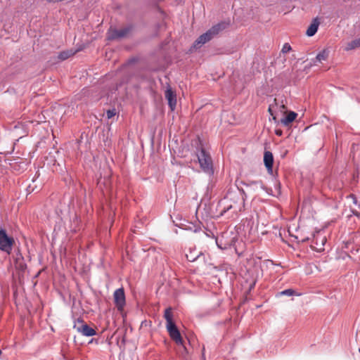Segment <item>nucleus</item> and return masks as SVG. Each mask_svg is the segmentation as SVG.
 <instances>
[{
    "instance_id": "obj_1",
    "label": "nucleus",
    "mask_w": 360,
    "mask_h": 360,
    "mask_svg": "<svg viewBox=\"0 0 360 360\" xmlns=\"http://www.w3.org/2000/svg\"><path fill=\"white\" fill-rule=\"evenodd\" d=\"M244 195L245 193L243 190L229 191L224 200V202L226 205L221 214H224V213L230 210H233L234 212H240L244 205Z\"/></svg>"
},
{
    "instance_id": "obj_2",
    "label": "nucleus",
    "mask_w": 360,
    "mask_h": 360,
    "mask_svg": "<svg viewBox=\"0 0 360 360\" xmlns=\"http://www.w3.org/2000/svg\"><path fill=\"white\" fill-rule=\"evenodd\" d=\"M229 23L226 22H221L217 25H213L205 33L201 34L194 42L193 47L198 49L205 43L210 41L214 37L217 35L220 32L226 29Z\"/></svg>"
},
{
    "instance_id": "obj_3",
    "label": "nucleus",
    "mask_w": 360,
    "mask_h": 360,
    "mask_svg": "<svg viewBox=\"0 0 360 360\" xmlns=\"http://www.w3.org/2000/svg\"><path fill=\"white\" fill-rule=\"evenodd\" d=\"M164 318L166 320V328L171 339L178 345H183L184 340L172 319V308L169 307L165 309Z\"/></svg>"
},
{
    "instance_id": "obj_4",
    "label": "nucleus",
    "mask_w": 360,
    "mask_h": 360,
    "mask_svg": "<svg viewBox=\"0 0 360 360\" xmlns=\"http://www.w3.org/2000/svg\"><path fill=\"white\" fill-rule=\"evenodd\" d=\"M198 162L202 169L205 172H212V160L209 153L204 148L197 153Z\"/></svg>"
},
{
    "instance_id": "obj_5",
    "label": "nucleus",
    "mask_w": 360,
    "mask_h": 360,
    "mask_svg": "<svg viewBox=\"0 0 360 360\" xmlns=\"http://www.w3.org/2000/svg\"><path fill=\"white\" fill-rule=\"evenodd\" d=\"M14 244V239L8 236L4 229H0V250L8 254L11 252L13 245Z\"/></svg>"
},
{
    "instance_id": "obj_6",
    "label": "nucleus",
    "mask_w": 360,
    "mask_h": 360,
    "mask_svg": "<svg viewBox=\"0 0 360 360\" xmlns=\"http://www.w3.org/2000/svg\"><path fill=\"white\" fill-rule=\"evenodd\" d=\"M73 328L84 336L90 337L96 335V330L85 323L82 319H77L75 322Z\"/></svg>"
},
{
    "instance_id": "obj_7",
    "label": "nucleus",
    "mask_w": 360,
    "mask_h": 360,
    "mask_svg": "<svg viewBox=\"0 0 360 360\" xmlns=\"http://www.w3.org/2000/svg\"><path fill=\"white\" fill-rule=\"evenodd\" d=\"M114 302L118 311H122L126 304L124 290L122 288L117 289L113 294Z\"/></svg>"
},
{
    "instance_id": "obj_8",
    "label": "nucleus",
    "mask_w": 360,
    "mask_h": 360,
    "mask_svg": "<svg viewBox=\"0 0 360 360\" xmlns=\"http://www.w3.org/2000/svg\"><path fill=\"white\" fill-rule=\"evenodd\" d=\"M129 30H130L128 27H124L120 30H112L109 32L108 38L110 40L121 39L127 36V34L129 32Z\"/></svg>"
},
{
    "instance_id": "obj_9",
    "label": "nucleus",
    "mask_w": 360,
    "mask_h": 360,
    "mask_svg": "<svg viewBox=\"0 0 360 360\" xmlns=\"http://www.w3.org/2000/svg\"><path fill=\"white\" fill-rule=\"evenodd\" d=\"M165 98L168 101V104L171 110H174L176 105V96L170 88L165 91Z\"/></svg>"
},
{
    "instance_id": "obj_10",
    "label": "nucleus",
    "mask_w": 360,
    "mask_h": 360,
    "mask_svg": "<svg viewBox=\"0 0 360 360\" xmlns=\"http://www.w3.org/2000/svg\"><path fill=\"white\" fill-rule=\"evenodd\" d=\"M264 162L268 172H271L274 164V157L271 152L267 150L264 152Z\"/></svg>"
},
{
    "instance_id": "obj_11",
    "label": "nucleus",
    "mask_w": 360,
    "mask_h": 360,
    "mask_svg": "<svg viewBox=\"0 0 360 360\" xmlns=\"http://www.w3.org/2000/svg\"><path fill=\"white\" fill-rule=\"evenodd\" d=\"M319 24H320V22H319L318 18H314L312 20V22L310 24V25L308 27V28L307 30V32H306V34L308 37L314 36L316 33V32L318 30Z\"/></svg>"
},
{
    "instance_id": "obj_12",
    "label": "nucleus",
    "mask_w": 360,
    "mask_h": 360,
    "mask_svg": "<svg viewBox=\"0 0 360 360\" xmlns=\"http://www.w3.org/2000/svg\"><path fill=\"white\" fill-rule=\"evenodd\" d=\"M202 254L195 248H189L188 252L186 253V257L188 261L195 262Z\"/></svg>"
},
{
    "instance_id": "obj_13",
    "label": "nucleus",
    "mask_w": 360,
    "mask_h": 360,
    "mask_svg": "<svg viewBox=\"0 0 360 360\" xmlns=\"http://www.w3.org/2000/svg\"><path fill=\"white\" fill-rule=\"evenodd\" d=\"M297 114L295 112H290L285 117L281 120V122L284 126H288L292 123L297 117Z\"/></svg>"
},
{
    "instance_id": "obj_14",
    "label": "nucleus",
    "mask_w": 360,
    "mask_h": 360,
    "mask_svg": "<svg viewBox=\"0 0 360 360\" xmlns=\"http://www.w3.org/2000/svg\"><path fill=\"white\" fill-rule=\"evenodd\" d=\"M15 265L16 269L21 271H24L27 269V265L24 262L23 257L21 255L16 257Z\"/></svg>"
},
{
    "instance_id": "obj_15",
    "label": "nucleus",
    "mask_w": 360,
    "mask_h": 360,
    "mask_svg": "<svg viewBox=\"0 0 360 360\" xmlns=\"http://www.w3.org/2000/svg\"><path fill=\"white\" fill-rule=\"evenodd\" d=\"M328 57V51L324 49L317 54L315 60H314V64L315 65L316 62H321L323 60H326Z\"/></svg>"
},
{
    "instance_id": "obj_16",
    "label": "nucleus",
    "mask_w": 360,
    "mask_h": 360,
    "mask_svg": "<svg viewBox=\"0 0 360 360\" xmlns=\"http://www.w3.org/2000/svg\"><path fill=\"white\" fill-rule=\"evenodd\" d=\"M75 51H73L72 50H67V51H61L59 54H58V59H60V60H65L68 58H69L70 56H73L75 54Z\"/></svg>"
},
{
    "instance_id": "obj_17",
    "label": "nucleus",
    "mask_w": 360,
    "mask_h": 360,
    "mask_svg": "<svg viewBox=\"0 0 360 360\" xmlns=\"http://www.w3.org/2000/svg\"><path fill=\"white\" fill-rule=\"evenodd\" d=\"M358 47H360V37L349 42L345 48V50L349 51Z\"/></svg>"
},
{
    "instance_id": "obj_18",
    "label": "nucleus",
    "mask_w": 360,
    "mask_h": 360,
    "mask_svg": "<svg viewBox=\"0 0 360 360\" xmlns=\"http://www.w3.org/2000/svg\"><path fill=\"white\" fill-rule=\"evenodd\" d=\"M280 295H286V296H292L295 295V291L292 289H286L285 290H283L280 292Z\"/></svg>"
},
{
    "instance_id": "obj_19",
    "label": "nucleus",
    "mask_w": 360,
    "mask_h": 360,
    "mask_svg": "<svg viewBox=\"0 0 360 360\" xmlns=\"http://www.w3.org/2000/svg\"><path fill=\"white\" fill-rule=\"evenodd\" d=\"M291 49H292V48H291L290 45L288 43H285L283 45L281 51L283 53H288L289 51H290Z\"/></svg>"
},
{
    "instance_id": "obj_20",
    "label": "nucleus",
    "mask_w": 360,
    "mask_h": 360,
    "mask_svg": "<svg viewBox=\"0 0 360 360\" xmlns=\"http://www.w3.org/2000/svg\"><path fill=\"white\" fill-rule=\"evenodd\" d=\"M106 115H107V117L108 119H110V118L113 117L116 115L115 109L108 110L106 112Z\"/></svg>"
},
{
    "instance_id": "obj_21",
    "label": "nucleus",
    "mask_w": 360,
    "mask_h": 360,
    "mask_svg": "<svg viewBox=\"0 0 360 360\" xmlns=\"http://www.w3.org/2000/svg\"><path fill=\"white\" fill-rule=\"evenodd\" d=\"M326 242V238L325 236L322 237L321 238V247L319 248H316V250L320 252L322 250H323V246L324 245L325 243Z\"/></svg>"
},
{
    "instance_id": "obj_22",
    "label": "nucleus",
    "mask_w": 360,
    "mask_h": 360,
    "mask_svg": "<svg viewBox=\"0 0 360 360\" xmlns=\"http://www.w3.org/2000/svg\"><path fill=\"white\" fill-rule=\"evenodd\" d=\"M349 198H352V200H353V202L354 204H356L357 203V199H356V197L354 195V194H350L349 195Z\"/></svg>"
},
{
    "instance_id": "obj_23",
    "label": "nucleus",
    "mask_w": 360,
    "mask_h": 360,
    "mask_svg": "<svg viewBox=\"0 0 360 360\" xmlns=\"http://www.w3.org/2000/svg\"><path fill=\"white\" fill-rule=\"evenodd\" d=\"M245 184L248 186H251V185H257V184L262 185V182L261 181H252L250 184Z\"/></svg>"
},
{
    "instance_id": "obj_24",
    "label": "nucleus",
    "mask_w": 360,
    "mask_h": 360,
    "mask_svg": "<svg viewBox=\"0 0 360 360\" xmlns=\"http://www.w3.org/2000/svg\"><path fill=\"white\" fill-rule=\"evenodd\" d=\"M276 134L278 135V136H281L282 135V131L280 130V129L276 130Z\"/></svg>"
},
{
    "instance_id": "obj_25",
    "label": "nucleus",
    "mask_w": 360,
    "mask_h": 360,
    "mask_svg": "<svg viewBox=\"0 0 360 360\" xmlns=\"http://www.w3.org/2000/svg\"><path fill=\"white\" fill-rule=\"evenodd\" d=\"M272 108L273 106L271 105L269 108V112L271 115H273Z\"/></svg>"
},
{
    "instance_id": "obj_26",
    "label": "nucleus",
    "mask_w": 360,
    "mask_h": 360,
    "mask_svg": "<svg viewBox=\"0 0 360 360\" xmlns=\"http://www.w3.org/2000/svg\"><path fill=\"white\" fill-rule=\"evenodd\" d=\"M318 243H320V241H318V238H316L315 244H316V245H319V244H318Z\"/></svg>"
},
{
    "instance_id": "obj_27",
    "label": "nucleus",
    "mask_w": 360,
    "mask_h": 360,
    "mask_svg": "<svg viewBox=\"0 0 360 360\" xmlns=\"http://www.w3.org/2000/svg\"><path fill=\"white\" fill-rule=\"evenodd\" d=\"M318 243H320V241H318V238H316L315 244H316V245H319V244H318Z\"/></svg>"
},
{
    "instance_id": "obj_28",
    "label": "nucleus",
    "mask_w": 360,
    "mask_h": 360,
    "mask_svg": "<svg viewBox=\"0 0 360 360\" xmlns=\"http://www.w3.org/2000/svg\"><path fill=\"white\" fill-rule=\"evenodd\" d=\"M281 108H285V105H284L283 104V105H281Z\"/></svg>"
}]
</instances>
